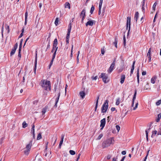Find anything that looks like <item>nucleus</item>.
<instances>
[{"mask_svg":"<svg viewBox=\"0 0 161 161\" xmlns=\"http://www.w3.org/2000/svg\"><path fill=\"white\" fill-rule=\"evenodd\" d=\"M40 85L45 90L47 91L48 89L49 91H50L51 90V83L49 80H42L41 81Z\"/></svg>","mask_w":161,"mask_h":161,"instance_id":"obj_1","label":"nucleus"},{"mask_svg":"<svg viewBox=\"0 0 161 161\" xmlns=\"http://www.w3.org/2000/svg\"><path fill=\"white\" fill-rule=\"evenodd\" d=\"M112 138H110L104 141L102 145V147L104 148L109 146L112 143Z\"/></svg>","mask_w":161,"mask_h":161,"instance_id":"obj_2","label":"nucleus"},{"mask_svg":"<svg viewBox=\"0 0 161 161\" xmlns=\"http://www.w3.org/2000/svg\"><path fill=\"white\" fill-rule=\"evenodd\" d=\"M108 100H106L103 104L101 109L102 113H105L106 112L108 107Z\"/></svg>","mask_w":161,"mask_h":161,"instance_id":"obj_3","label":"nucleus"},{"mask_svg":"<svg viewBox=\"0 0 161 161\" xmlns=\"http://www.w3.org/2000/svg\"><path fill=\"white\" fill-rule=\"evenodd\" d=\"M127 21L126 23V28L127 30L128 27V30L127 33V35H128L130 32V20L131 18L130 17H127Z\"/></svg>","mask_w":161,"mask_h":161,"instance_id":"obj_4","label":"nucleus"},{"mask_svg":"<svg viewBox=\"0 0 161 161\" xmlns=\"http://www.w3.org/2000/svg\"><path fill=\"white\" fill-rule=\"evenodd\" d=\"M100 76L101 78H102L103 80L105 83H107L108 82V76L107 74L102 73Z\"/></svg>","mask_w":161,"mask_h":161,"instance_id":"obj_5","label":"nucleus"},{"mask_svg":"<svg viewBox=\"0 0 161 161\" xmlns=\"http://www.w3.org/2000/svg\"><path fill=\"white\" fill-rule=\"evenodd\" d=\"M58 45V40L57 38L55 39L53 42V47L51 51V52L53 53L54 51L58 50V47L57 46Z\"/></svg>","mask_w":161,"mask_h":161,"instance_id":"obj_6","label":"nucleus"},{"mask_svg":"<svg viewBox=\"0 0 161 161\" xmlns=\"http://www.w3.org/2000/svg\"><path fill=\"white\" fill-rule=\"evenodd\" d=\"M116 59H115L112 63L111 64L110 67L109 68V69L108 70V73H111L113 70L114 68L115 65V63Z\"/></svg>","mask_w":161,"mask_h":161,"instance_id":"obj_7","label":"nucleus"},{"mask_svg":"<svg viewBox=\"0 0 161 161\" xmlns=\"http://www.w3.org/2000/svg\"><path fill=\"white\" fill-rule=\"evenodd\" d=\"M94 22H95V21L92 20L91 19H89V20L86 23V26H87L88 25L92 26L93 25V24L95 23Z\"/></svg>","mask_w":161,"mask_h":161,"instance_id":"obj_8","label":"nucleus"},{"mask_svg":"<svg viewBox=\"0 0 161 161\" xmlns=\"http://www.w3.org/2000/svg\"><path fill=\"white\" fill-rule=\"evenodd\" d=\"M37 52L36 51V54L35 56V65L34 68V72L35 74H36V66H37Z\"/></svg>","mask_w":161,"mask_h":161,"instance_id":"obj_9","label":"nucleus"},{"mask_svg":"<svg viewBox=\"0 0 161 161\" xmlns=\"http://www.w3.org/2000/svg\"><path fill=\"white\" fill-rule=\"evenodd\" d=\"M60 96V92H59L58 94V97H57L56 98V99L55 104L54 106V107L55 108H56L57 107V104L58 101Z\"/></svg>","mask_w":161,"mask_h":161,"instance_id":"obj_10","label":"nucleus"},{"mask_svg":"<svg viewBox=\"0 0 161 161\" xmlns=\"http://www.w3.org/2000/svg\"><path fill=\"white\" fill-rule=\"evenodd\" d=\"M135 63V61H134L133 62V64L132 66L131 69L130 70V76H131L133 73V71L134 69V66Z\"/></svg>","mask_w":161,"mask_h":161,"instance_id":"obj_11","label":"nucleus"},{"mask_svg":"<svg viewBox=\"0 0 161 161\" xmlns=\"http://www.w3.org/2000/svg\"><path fill=\"white\" fill-rule=\"evenodd\" d=\"M80 17H82V16H86V9L85 8H84L81 12L80 14Z\"/></svg>","mask_w":161,"mask_h":161,"instance_id":"obj_12","label":"nucleus"},{"mask_svg":"<svg viewBox=\"0 0 161 161\" xmlns=\"http://www.w3.org/2000/svg\"><path fill=\"white\" fill-rule=\"evenodd\" d=\"M101 124L100 126H105L106 123V119L105 118H103L100 121Z\"/></svg>","mask_w":161,"mask_h":161,"instance_id":"obj_13","label":"nucleus"},{"mask_svg":"<svg viewBox=\"0 0 161 161\" xmlns=\"http://www.w3.org/2000/svg\"><path fill=\"white\" fill-rule=\"evenodd\" d=\"M99 97H100V95H98L97 98V100L96 101L95 107V111H96L97 108L98 100L99 99Z\"/></svg>","mask_w":161,"mask_h":161,"instance_id":"obj_14","label":"nucleus"},{"mask_svg":"<svg viewBox=\"0 0 161 161\" xmlns=\"http://www.w3.org/2000/svg\"><path fill=\"white\" fill-rule=\"evenodd\" d=\"M125 79V75H122L120 78V83L122 84L124 83Z\"/></svg>","mask_w":161,"mask_h":161,"instance_id":"obj_15","label":"nucleus"},{"mask_svg":"<svg viewBox=\"0 0 161 161\" xmlns=\"http://www.w3.org/2000/svg\"><path fill=\"white\" fill-rule=\"evenodd\" d=\"M50 35L48 37V38L47 39V41H48V43L47 44V47L46 49V51H47L48 50H49L50 48V40L49 39H48V38L50 37Z\"/></svg>","mask_w":161,"mask_h":161,"instance_id":"obj_16","label":"nucleus"},{"mask_svg":"<svg viewBox=\"0 0 161 161\" xmlns=\"http://www.w3.org/2000/svg\"><path fill=\"white\" fill-rule=\"evenodd\" d=\"M150 128H149L145 130L146 134V138L147 141H148V132L150 131Z\"/></svg>","mask_w":161,"mask_h":161,"instance_id":"obj_17","label":"nucleus"},{"mask_svg":"<svg viewBox=\"0 0 161 161\" xmlns=\"http://www.w3.org/2000/svg\"><path fill=\"white\" fill-rule=\"evenodd\" d=\"M32 141H31L27 145L26 147V148L27 149L30 150L31 147L32 146Z\"/></svg>","mask_w":161,"mask_h":161,"instance_id":"obj_18","label":"nucleus"},{"mask_svg":"<svg viewBox=\"0 0 161 161\" xmlns=\"http://www.w3.org/2000/svg\"><path fill=\"white\" fill-rule=\"evenodd\" d=\"M139 17V13L138 12H136L135 14L134 19L136 20V23L137 22Z\"/></svg>","mask_w":161,"mask_h":161,"instance_id":"obj_19","label":"nucleus"},{"mask_svg":"<svg viewBox=\"0 0 161 161\" xmlns=\"http://www.w3.org/2000/svg\"><path fill=\"white\" fill-rule=\"evenodd\" d=\"M17 48H15L14 47H13V48L12 49L11 51L10 52V55L11 56L13 55L15 53L16 50Z\"/></svg>","mask_w":161,"mask_h":161,"instance_id":"obj_20","label":"nucleus"},{"mask_svg":"<svg viewBox=\"0 0 161 161\" xmlns=\"http://www.w3.org/2000/svg\"><path fill=\"white\" fill-rule=\"evenodd\" d=\"M80 95L82 98H83L85 97L86 93L84 91H82L80 92Z\"/></svg>","mask_w":161,"mask_h":161,"instance_id":"obj_21","label":"nucleus"},{"mask_svg":"<svg viewBox=\"0 0 161 161\" xmlns=\"http://www.w3.org/2000/svg\"><path fill=\"white\" fill-rule=\"evenodd\" d=\"M71 27H72V26H71V21H70L68 25V32H71Z\"/></svg>","mask_w":161,"mask_h":161,"instance_id":"obj_22","label":"nucleus"},{"mask_svg":"<svg viewBox=\"0 0 161 161\" xmlns=\"http://www.w3.org/2000/svg\"><path fill=\"white\" fill-rule=\"evenodd\" d=\"M139 69L138 68L137 69V81L138 84L139 83Z\"/></svg>","mask_w":161,"mask_h":161,"instance_id":"obj_23","label":"nucleus"},{"mask_svg":"<svg viewBox=\"0 0 161 161\" xmlns=\"http://www.w3.org/2000/svg\"><path fill=\"white\" fill-rule=\"evenodd\" d=\"M118 41V39H117V37H115V38L114 41V45H115V47L116 48H117V45Z\"/></svg>","mask_w":161,"mask_h":161,"instance_id":"obj_24","label":"nucleus"},{"mask_svg":"<svg viewBox=\"0 0 161 161\" xmlns=\"http://www.w3.org/2000/svg\"><path fill=\"white\" fill-rule=\"evenodd\" d=\"M64 134H62V135L61 140H60V141L59 143L60 144H62L63 142V141H64Z\"/></svg>","mask_w":161,"mask_h":161,"instance_id":"obj_25","label":"nucleus"},{"mask_svg":"<svg viewBox=\"0 0 161 161\" xmlns=\"http://www.w3.org/2000/svg\"><path fill=\"white\" fill-rule=\"evenodd\" d=\"M5 28L6 30L7 31V33H9L10 32L9 26L7 24L5 25Z\"/></svg>","mask_w":161,"mask_h":161,"instance_id":"obj_26","label":"nucleus"},{"mask_svg":"<svg viewBox=\"0 0 161 161\" xmlns=\"http://www.w3.org/2000/svg\"><path fill=\"white\" fill-rule=\"evenodd\" d=\"M136 93H137V90H135V93L134 94V96H133V98L132 99V102H134L135 100L136 99Z\"/></svg>","mask_w":161,"mask_h":161,"instance_id":"obj_27","label":"nucleus"},{"mask_svg":"<svg viewBox=\"0 0 161 161\" xmlns=\"http://www.w3.org/2000/svg\"><path fill=\"white\" fill-rule=\"evenodd\" d=\"M161 118V114L160 113L158 115V118L156 119V121L157 122H158L159 121L160 119Z\"/></svg>","mask_w":161,"mask_h":161,"instance_id":"obj_28","label":"nucleus"},{"mask_svg":"<svg viewBox=\"0 0 161 161\" xmlns=\"http://www.w3.org/2000/svg\"><path fill=\"white\" fill-rule=\"evenodd\" d=\"M65 8H68L69 9L70 8V4L68 2H66L65 4Z\"/></svg>","mask_w":161,"mask_h":161,"instance_id":"obj_29","label":"nucleus"},{"mask_svg":"<svg viewBox=\"0 0 161 161\" xmlns=\"http://www.w3.org/2000/svg\"><path fill=\"white\" fill-rule=\"evenodd\" d=\"M95 9V7L94 6L92 5L91 7L90 10V13L91 14L93 13V11Z\"/></svg>","mask_w":161,"mask_h":161,"instance_id":"obj_30","label":"nucleus"},{"mask_svg":"<svg viewBox=\"0 0 161 161\" xmlns=\"http://www.w3.org/2000/svg\"><path fill=\"white\" fill-rule=\"evenodd\" d=\"M4 23H3V24L2 27V29H1V34H2V37H3V31H4Z\"/></svg>","mask_w":161,"mask_h":161,"instance_id":"obj_31","label":"nucleus"},{"mask_svg":"<svg viewBox=\"0 0 161 161\" xmlns=\"http://www.w3.org/2000/svg\"><path fill=\"white\" fill-rule=\"evenodd\" d=\"M59 21V18H57L55 20L54 22V24L56 26H57L58 25V22Z\"/></svg>","mask_w":161,"mask_h":161,"instance_id":"obj_32","label":"nucleus"},{"mask_svg":"<svg viewBox=\"0 0 161 161\" xmlns=\"http://www.w3.org/2000/svg\"><path fill=\"white\" fill-rule=\"evenodd\" d=\"M123 44L124 46V47H125V44H126V38H125V35H124L123 36Z\"/></svg>","mask_w":161,"mask_h":161,"instance_id":"obj_33","label":"nucleus"},{"mask_svg":"<svg viewBox=\"0 0 161 161\" xmlns=\"http://www.w3.org/2000/svg\"><path fill=\"white\" fill-rule=\"evenodd\" d=\"M157 77H153L151 80V82L153 84H154L155 82V80L156 79Z\"/></svg>","mask_w":161,"mask_h":161,"instance_id":"obj_34","label":"nucleus"},{"mask_svg":"<svg viewBox=\"0 0 161 161\" xmlns=\"http://www.w3.org/2000/svg\"><path fill=\"white\" fill-rule=\"evenodd\" d=\"M28 125V124H26L25 121H24L22 123V127L25 128Z\"/></svg>","mask_w":161,"mask_h":161,"instance_id":"obj_35","label":"nucleus"},{"mask_svg":"<svg viewBox=\"0 0 161 161\" xmlns=\"http://www.w3.org/2000/svg\"><path fill=\"white\" fill-rule=\"evenodd\" d=\"M30 150L27 149L26 150H25L24 151L25 154L27 155H28L29 153Z\"/></svg>","mask_w":161,"mask_h":161,"instance_id":"obj_36","label":"nucleus"},{"mask_svg":"<svg viewBox=\"0 0 161 161\" xmlns=\"http://www.w3.org/2000/svg\"><path fill=\"white\" fill-rule=\"evenodd\" d=\"M42 138V135L41 133H39L38 134L37 137V140H39L40 139Z\"/></svg>","mask_w":161,"mask_h":161,"instance_id":"obj_37","label":"nucleus"},{"mask_svg":"<svg viewBox=\"0 0 161 161\" xmlns=\"http://www.w3.org/2000/svg\"><path fill=\"white\" fill-rule=\"evenodd\" d=\"M70 32H67V34L66 37V39H69V36L70 34Z\"/></svg>","mask_w":161,"mask_h":161,"instance_id":"obj_38","label":"nucleus"},{"mask_svg":"<svg viewBox=\"0 0 161 161\" xmlns=\"http://www.w3.org/2000/svg\"><path fill=\"white\" fill-rule=\"evenodd\" d=\"M157 4V3L155 2V3H154V4H153V10L154 11H155V8H156V7Z\"/></svg>","mask_w":161,"mask_h":161,"instance_id":"obj_39","label":"nucleus"},{"mask_svg":"<svg viewBox=\"0 0 161 161\" xmlns=\"http://www.w3.org/2000/svg\"><path fill=\"white\" fill-rule=\"evenodd\" d=\"M119 103H120V98H118L117 99V100L116 101L115 104L116 105H118L119 104Z\"/></svg>","mask_w":161,"mask_h":161,"instance_id":"obj_40","label":"nucleus"},{"mask_svg":"<svg viewBox=\"0 0 161 161\" xmlns=\"http://www.w3.org/2000/svg\"><path fill=\"white\" fill-rule=\"evenodd\" d=\"M69 152L70 154L72 155H74L75 154V152L72 150H70Z\"/></svg>","mask_w":161,"mask_h":161,"instance_id":"obj_41","label":"nucleus"},{"mask_svg":"<svg viewBox=\"0 0 161 161\" xmlns=\"http://www.w3.org/2000/svg\"><path fill=\"white\" fill-rule=\"evenodd\" d=\"M161 104V99L158 100L156 103V104L157 106Z\"/></svg>","mask_w":161,"mask_h":161,"instance_id":"obj_42","label":"nucleus"},{"mask_svg":"<svg viewBox=\"0 0 161 161\" xmlns=\"http://www.w3.org/2000/svg\"><path fill=\"white\" fill-rule=\"evenodd\" d=\"M103 136V134H100L99 136H98L97 138V140H100V139L101 138H102V137Z\"/></svg>","mask_w":161,"mask_h":161,"instance_id":"obj_43","label":"nucleus"},{"mask_svg":"<svg viewBox=\"0 0 161 161\" xmlns=\"http://www.w3.org/2000/svg\"><path fill=\"white\" fill-rule=\"evenodd\" d=\"M34 128H35V125L33 124L32 127L31 128V132H32V133H34L35 132Z\"/></svg>","mask_w":161,"mask_h":161,"instance_id":"obj_44","label":"nucleus"},{"mask_svg":"<svg viewBox=\"0 0 161 161\" xmlns=\"http://www.w3.org/2000/svg\"><path fill=\"white\" fill-rule=\"evenodd\" d=\"M73 45H72L71 49V54H70V57H72L73 56Z\"/></svg>","mask_w":161,"mask_h":161,"instance_id":"obj_45","label":"nucleus"},{"mask_svg":"<svg viewBox=\"0 0 161 161\" xmlns=\"http://www.w3.org/2000/svg\"><path fill=\"white\" fill-rule=\"evenodd\" d=\"M102 3H103V2H100L99 5L98 10H101V7H102Z\"/></svg>","mask_w":161,"mask_h":161,"instance_id":"obj_46","label":"nucleus"},{"mask_svg":"<svg viewBox=\"0 0 161 161\" xmlns=\"http://www.w3.org/2000/svg\"><path fill=\"white\" fill-rule=\"evenodd\" d=\"M102 3H103V2H100L99 5L98 10H101V7H102Z\"/></svg>","mask_w":161,"mask_h":161,"instance_id":"obj_47","label":"nucleus"},{"mask_svg":"<svg viewBox=\"0 0 161 161\" xmlns=\"http://www.w3.org/2000/svg\"><path fill=\"white\" fill-rule=\"evenodd\" d=\"M158 135H161V127L159 128L158 132Z\"/></svg>","mask_w":161,"mask_h":161,"instance_id":"obj_48","label":"nucleus"},{"mask_svg":"<svg viewBox=\"0 0 161 161\" xmlns=\"http://www.w3.org/2000/svg\"><path fill=\"white\" fill-rule=\"evenodd\" d=\"M116 129L118 131H119V130L120 129V126L119 125H116Z\"/></svg>","mask_w":161,"mask_h":161,"instance_id":"obj_49","label":"nucleus"},{"mask_svg":"<svg viewBox=\"0 0 161 161\" xmlns=\"http://www.w3.org/2000/svg\"><path fill=\"white\" fill-rule=\"evenodd\" d=\"M157 131H156V130L153 131L152 132V134L151 136V137H153V136L154 134L155 135L157 133Z\"/></svg>","mask_w":161,"mask_h":161,"instance_id":"obj_50","label":"nucleus"},{"mask_svg":"<svg viewBox=\"0 0 161 161\" xmlns=\"http://www.w3.org/2000/svg\"><path fill=\"white\" fill-rule=\"evenodd\" d=\"M91 78H92V80H96L97 78V76H96L95 77L92 76V77Z\"/></svg>","mask_w":161,"mask_h":161,"instance_id":"obj_51","label":"nucleus"},{"mask_svg":"<svg viewBox=\"0 0 161 161\" xmlns=\"http://www.w3.org/2000/svg\"><path fill=\"white\" fill-rule=\"evenodd\" d=\"M46 112V108H43V109H42V114H45V113Z\"/></svg>","mask_w":161,"mask_h":161,"instance_id":"obj_52","label":"nucleus"},{"mask_svg":"<svg viewBox=\"0 0 161 161\" xmlns=\"http://www.w3.org/2000/svg\"><path fill=\"white\" fill-rule=\"evenodd\" d=\"M149 150L148 151L147 154L146 156V157H145L144 160L143 161H146V159H147V156L148 155V153H149Z\"/></svg>","mask_w":161,"mask_h":161,"instance_id":"obj_53","label":"nucleus"},{"mask_svg":"<svg viewBox=\"0 0 161 161\" xmlns=\"http://www.w3.org/2000/svg\"><path fill=\"white\" fill-rule=\"evenodd\" d=\"M138 105V103H136L135 107L133 108V109L134 110H135L137 108Z\"/></svg>","mask_w":161,"mask_h":161,"instance_id":"obj_54","label":"nucleus"},{"mask_svg":"<svg viewBox=\"0 0 161 161\" xmlns=\"http://www.w3.org/2000/svg\"><path fill=\"white\" fill-rule=\"evenodd\" d=\"M145 6H142V11L144 13H145Z\"/></svg>","mask_w":161,"mask_h":161,"instance_id":"obj_55","label":"nucleus"},{"mask_svg":"<svg viewBox=\"0 0 161 161\" xmlns=\"http://www.w3.org/2000/svg\"><path fill=\"white\" fill-rule=\"evenodd\" d=\"M101 53L103 55L104 54V53H105V51H104V49L102 48L101 49Z\"/></svg>","mask_w":161,"mask_h":161,"instance_id":"obj_56","label":"nucleus"},{"mask_svg":"<svg viewBox=\"0 0 161 161\" xmlns=\"http://www.w3.org/2000/svg\"><path fill=\"white\" fill-rule=\"evenodd\" d=\"M21 52H18V57H19V60L20 59V58L21 57V54L20 53Z\"/></svg>","mask_w":161,"mask_h":161,"instance_id":"obj_57","label":"nucleus"},{"mask_svg":"<svg viewBox=\"0 0 161 161\" xmlns=\"http://www.w3.org/2000/svg\"><path fill=\"white\" fill-rule=\"evenodd\" d=\"M28 16V13L27 12H26L25 13V19H27Z\"/></svg>","mask_w":161,"mask_h":161,"instance_id":"obj_58","label":"nucleus"},{"mask_svg":"<svg viewBox=\"0 0 161 161\" xmlns=\"http://www.w3.org/2000/svg\"><path fill=\"white\" fill-rule=\"evenodd\" d=\"M118 159L117 156H116V158H113V161H117V159Z\"/></svg>","mask_w":161,"mask_h":161,"instance_id":"obj_59","label":"nucleus"},{"mask_svg":"<svg viewBox=\"0 0 161 161\" xmlns=\"http://www.w3.org/2000/svg\"><path fill=\"white\" fill-rule=\"evenodd\" d=\"M121 153L123 155H125L126 154V152L125 151H124L122 152Z\"/></svg>","mask_w":161,"mask_h":161,"instance_id":"obj_60","label":"nucleus"},{"mask_svg":"<svg viewBox=\"0 0 161 161\" xmlns=\"http://www.w3.org/2000/svg\"><path fill=\"white\" fill-rule=\"evenodd\" d=\"M148 58L149 59L148 62H149L151 61V56H148Z\"/></svg>","mask_w":161,"mask_h":161,"instance_id":"obj_61","label":"nucleus"},{"mask_svg":"<svg viewBox=\"0 0 161 161\" xmlns=\"http://www.w3.org/2000/svg\"><path fill=\"white\" fill-rule=\"evenodd\" d=\"M146 74V72L145 71H143L142 72V75H144Z\"/></svg>","mask_w":161,"mask_h":161,"instance_id":"obj_62","label":"nucleus"},{"mask_svg":"<svg viewBox=\"0 0 161 161\" xmlns=\"http://www.w3.org/2000/svg\"><path fill=\"white\" fill-rule=\"evenodd\" d=\"M18 43H16L14 46V47H15V48H17V47H18Z\"/></svg>","mask_w":161,"mask_h":161,"instance_id":"obj_63","label":"nucleus"},{"mask_svg":"<svg viewBox=\"0 0 161 161\" xmlns=\"http://www.w3.org/2000/svg\"><path fill=\"white\" fill-rule=\"evenodd\" d=\"M55 56H56V54L53 53V55L52 58L53 59H54V58H55Z\"/></svg>","mask_w":161,"mask_h":161,"instance_id":"obj_64","label":"nucleus"}]
</instances>
